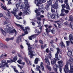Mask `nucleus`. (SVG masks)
Instances as JSON below:
<instances>
[{
    "label": "nucleus",
    "instance_id": "nucleus-1",
    "mask_svg": "<svg viewBox=\"0 0 73 73\" xmlns=\"http://www.w3.org/2000/svg\"><path fill=\"white\" fill-rule=\"evenodd\" d=\"M15 24L17 27H20V28H21V29H22L23 31H24V32L25 33V34H23L22 35H20V36H18L17 39L16 40V42L17 43H19V42L21 40V37L22 36H25V35H26V34H28V32L27 31V30L28 29L29 30L30 29L28 27H25V29H24V27L22 25H21L19 24H17V23H15Z\"/></svg>",
    "mask_w": 73,
    "mask_h": 73
},
{
    "label": "nucleus",
    "instance_id": "nucleus-2",
    "mask_svg": "<svg viewBox=\"0 0 73 73\" xmlns=\"http://www.w3.org/2000/svg\"><path fill=\"white\" fill-rule=\"evenodd\" d=\"M25 41L26 42V44L28 46V49L29 50V55H31L30 58H32V57H33V51L32 50V47H31V45L29 43V42H28V40H25Z\"/></svg>",
    "mask_w": 73,
    "mask_h": 73
},
{
    "label": "nucleus",
    "instance_id": "nucleus-3",
    "mask_svg": "<svg viewBox=\"0 0 73 73\" xmlns=\"http://www.w3.org/2000/svg\"><path fill=\"white\" fill-rule=\"evenodd\" d=\"M58 6V3L57 2L55 3L52 6V8H51V12L53 15H58L57 11H56V12H55V9H57V8Z\"/></svg>",
    "mask_w": 73,
    "mask_h": 73
},
{
    "label": "nucleus",
    "instance_id": "nucleus-4",
    "mask_svg": "<svg viewBox=\"0 0 73 73\" xmlns=\"http://www.w3.org/2000/svg\"><path fill=\"white\" fill-rule=\"evenodd\" d=\"M4 29L7 33H9V34H11L12 33H14V32H15V35L17 34V33L15 29L12 30V29L11 27H9L8 25H7L6 26V28H5Z\"/></svg>",
    "mask_w": 73,
    "mask_h": 73
},
{
    "label": "nucleus",
    "instance_id": "nucleus-5",
    "mask_svg": "<svg viewBox=\"0 0 73 73\" xmlns=\"http://www.w3.org/2000/svg\"><path fill=\"white\" fill-rule=\"evenodd\" d=\"M24 4L25 5H23L24 6H25V12L23 13V14L24 15H29V12H28V9L29 8V6H28V2L27 1H25L24 2Z\"/></svg>",
    "mask_w": 73,
    "mask_h": 73
},
{
    "label": "nucleus",
    "instance_id": "nucleus-6",
    "mask_svg": "<svg viewBox=\"0 0 73 73\" xmlns=\"http://www.w3.org/2000/svg\"><path fill=\"white\" fill-rule=\"evenodd\" d=\"M58 63L59 64V71L60 72H62V68L61 67H62L63 65H64V63H63V61L62 60L59 61L58 62Z\"/></svg>",
    "mask_w": 73,
    "mask_h": 73
},
{
    "label": "nucleus",
    "instance_id": "nucleus-7",
    "mask_svg": "<svg viewBox=\"0 0 73 73\" xmlns=\"http://www.w3.org/2000/svg\"><path fill=\"white\" fill-rule=\"evenodd\" d=\"M56 58H54V59H52L51 61V64L52 65H54V66H56V68H57L58 66L56 64Z\"/></svg>",
    "mask_w": 73,
    "mask_h": 73
},
{
    "label": "nucleus",
    "instance_id": "nucleus-8",
    "mask_svg": "<svg viewBox=\"0 0 73 73\" xmlns=\"http://www.w3.org/2000/svg\"><path fill=\"white\" fill-rule=\"evenodd\" d=\"M57 49V52L55 54V59H56V60H59L60 59L58 58V55L59 53V52H60V49L58 48H56Z\"/></svg>",
    "mask_w": 73,
    "mask_h": 73
},
{
    "label": "nucleus",
    "instance_id": "nucleus-9",
    "mask_svg": "<svg viewBox=\"0 0 73 73\" xmlns=\"http://www.w3.org/2000/svg\"><path fill=\"white\" fill-rule=\"evenodd\" d=\"M39 4H40V2H37V3L36 4V5L37 7H38L39 10H40V9H42V8H44V6L42 4H41L40 6V5H39Z\"/></svg>",
    "mask_w": 73,
    "mask_h": 73
},
{
    "label": "nucleus",
    "instance_id": "nucleus-10",
    "mask_svg": "<svg viewBox=\"0 0 73 73\" xmlns=\"http://www.w3.org/2000/svg\"><path fill=\"white\" fill-rule=\"evenodd\" d=\"M2 63L0 64V68L1 66H5V64H6V60H3L1 61Z\"/></svg>",
    "mask_w": 73,
    "mask_h": 73
},
{
    "label": "nucleus",
    "instance_id": "nucleus-11",
    "mask_svg": "<svg viewBox=\"0 0 73 73\" xmlns=\"http://www.w3.org/2000/svg\"><path fill=\"white\" fill-rule=\"evenodd\" d=\"M42 27H41L39 28V29H37L36 31H35V33H40L41 32V31H42Z\"/></svg>",
    "mask_w": 73,
    "mask_h": 73
},
{
    "label": "nucleus",
    "instance_id": "nucleus-12",
    "mask_svg": "<svg viewBox=\"0 0 73 73\" xmlns=\"http://www.w3.org/2000/svg\"><path fill=\"white\" fill-rule=\"evenodd\" d=\"M40 10L37 9H36L35 10V12L36 13L37 16H40V12H39Z\"/></svg>",
    "mask_w": 73,
    "mask_h": 73
},
{
    "label": "nucleus",
    "instance_id": "nucleus-13",
    "mask_svg": "<svg viewBox=\"0 0 73 73\" xmlns=\"http://www.w3.org/2000/svg\"><path fill=\"white\" fill-rule=\"evenodd\" d=\"M45 61L46 63H47L48 65H50V62H49V60H48V58H46L45 59Z\"/></svg>",
    "mask_w": 73,
    "mask_h": 73
},
{
    "label": "nucleus",
    "instance_id": "nucleus-14",
    "mask_svg": "<svg viewBox=\"0 0 73 73\" xmlns=\"http://www.w3.org/2000/svg\"><path fill=\"white\" fill-rule=\"evenodd\" d=\"M40 61V59L36 58H35V64H38V62Z\"/></svg>",
    "mask_w": 73,
    "mask_h": 73
},
{
    "label": "nucleus",
    "instance_id": "nucleus-15",
    "mask_svg": "<svg viewBox=\"0 0 73 73\" xmlns=\"http://www.w3.org/2000/svg\"><path fill=\"white\" fill-rule=\"evenodd\" d=\"M36 35H32L30 37H29V40H32V38L34 39V38H36Z\"/></svg>",
    "mask_w": 73,
    "mask_h": 73
},
{
    "label": "nucleus",
    "instance_id": "nucleus-16",
    "mask_svg": "<svg viewBox=\"0 0 73 73\" xmlns=\"http://www.w3.org/2000/svg\"><path fill=\"white\" fill-rule=\"evenodd\" d=\"M72 54V52L70 50H68L67 53V55L69 56H71Z\"/></svg>",
    "mask_w": 73,
    "mask_h": 73
},
{
    "label": "nucleus",
    "instance_id": "nucleus-17",
    "mask_svg": "<svg viewBox=\"0 0 73 73\" xmlns=\"http://www.w3.org/2000/svg\"><path fill=\"white\" fill-rule=\"evenodd\" d=\"M17 11H19V8H17L16 9H13V11H11V12L12 13H15V12H16Z\"/></svg>",
    "mask_w": 73,
    "mask_h": 73
},
{
    "label": "nucleus",
    "instance_id": "nucleus-18",
    "mask_svg": "<svg viewBox=\"0 0 73 73\" xmlns=\"http://www.w3.org/2000/svg\"><path fill=\"white\" fill-rule=\"evenodd\" d=\"M7 57V54H2L1 56V58L2 57H3L2 58H4L5 57Z\"/></svg>",
    "mask_w": 73,
    "mask_h": 73
},
{
    "label": "nucleus",
    "instance_id": "nucleus-19",
    "mask_svg": "<svg viewBox=\"0 0 73 73\" xmlns=\"http://www.w3.org/2000/svg\"><path fill=\"white\" fill-rule=\"evenodd\" d=\"M55 15H57L58 17H59L58 16V15H53L52 14L51 16H50V17H51V19H56Z\"/></svg>",
    "mask_w": 73,
    "mask_h": 73
},
{
    "label": "nucleus",
    "instance_id": "nucleus-20",
    "mask_svg": "<svg viewBox=\"0 0 73 73\" xmlns=\"http://www.w3.org/2000/svg\"><path fill=\"white\" fill-rule=\"evenodd\" d=\"M0 31H1V32H2L3 34V35H4V36L6 35V33H5V32L3 30V29H1Z\"/></svg>",
    "mask_w": 73,
    "mask_h": 73
},
{
    "label": "nucleus",
    "instance_id": "nucleus-21",
    "mask_svg": "<svg viewBox=\"0 0 73 73\" xmlns=\"http://www.w3.org/2000/svg\"><path fill=\"white\" fill-rule=\"evenodd\" d=\"M40 66L42 68V70H44V64L43 62L41 63Z\"/></svg>",
    "mask_w": 73,
    "mask_h": 73
},
{
    "label": "nucleus",
    "instance_id": "nucleus-22",
    "mask_svg": "<svg viewBox=\"0 0 73 73\" xmlns=\"http://www.w3.org/2000/svg\"><path fill=\"white\" fill-rule=\"evenodd\" d=\"M1 8L3 9L4 10H7V9L6 7H4V5L2 3H1Z\"/></svg>",
    "mask_w": 73,
    "mask_h": 73
},
{
    "label": "nucleus",
    "instance_id": "nucleus-23",
    "mask_svg": "<svg viewBox=\"0 0 73 73\" xmlns=\"http://www.w3.org/2000/svg\"><path fill=\"white\" fill-rule=\"evenodd\" d=\"M69 18H70L69 19L68 21H73V18L72 16V15H70Z\"/></svg>",
    "mask_w": 73,
    "mask_h": 73
},
{
    "label": "nucleus",
    "instance_id": "nucleus-24",
    "mask_svg": "<svg viewBox=\"0 0 73 73\" xmlns=\"http://www.w3.org/2000/svg\"><path fill=\"white\" fill-rule=\"evenodd\" d=\"M39 3L40 4H42V3H44V2H45L46 1V0H41L40 1V0L39 1H36L37 2H38V1H39Z\"/></svg>",
    "mask_w": 73,
    "mask_h": 73
},
{
    "label": "nucleus",
    "instance_id": "nucleus-25",
    "mask_svg": "<svg viewBox=\"0 0 73 73\" xmlns=\"http://www.w3.org/2000/svg\"><path fill=\"white\" fill-rule=\"evenodd\" d=\"M37 24H38V26L39 27H40L41 25V22H40V21L39 20H37Z\"/></svg>",
    "mask_w": 73,
    "mask_h": 73
},
{
    "label": "nucleus",
    "instance_id": "nucleus-26",
    "mask_svg": "<svg viewBox=\"0 0 73 73\" xmlns=\"http://www.w3.org/2000/svg\"><path fill=\"white\" fill-rule=\"evenodd\" d=\"M69 37V40H73V36H72L71 34L70 35Z\"/></svg>",
    "mask_w": 73,
    "mask_h": 73
},
{
    "label": "nucleus",
    "instance_id": "nucleus-27",
    "mask_svg": "<svg viewBox=\"0 0 73 73\" xmlns=\"http://www.w3.org/2000/svg\"><path fill=\"white\" fill-rule=\"evenodd\" d=\"M40 69V67L39 66L36 65V70H39V71Z\"/></svg>",
    "mask_w": 73,
    "mask_h": 73
},
{
    "label": "nucleus",
    "instance_id": "nucleus-28",
    "mask_svg": "<svg viewBox=\"0 0 73 73\" xmlns=\"http://www.w3.org/2000/svg\"><path fill=\"white\" fill-rule=\"evenodd\" d=\"M60 46H62L63 47H64V48L65 47V44L63 43V42H62L60 44Z\"/></svg>",
    "mask_w": 73,
    "mask_h": 73
},
{
    "label": "nucleus",
    "instance_id": "nucleus-29",
    "mask_svg": "<svg viewBox=\"0 0 73 73\" xmlns=\"http://www.w3.org/2000/svg\"><path fill=\"white\" fill-rule=\"evenodd\" d=\"M46 67L48 69V70H51L52 69L51 68V67L49 66H48V65H46Z\"/></svg>",
    "mask_w": 73,
    "mask_h": 73
},
{
    "label": "nucleus",
    "instance_id": "nucleus-30",
    "mask_svg": "<svg viewBox=\"0 0 73 73\" xmlns=\"http://www.w3.org/2000/svg\"><path fill=\"white\" fill-rule=\"evenodd\" d=\"M48 5H52V1L49 0L48 1H47Z\"/></svg>",
    "mask_w": 73,
    "mask_h": 73
},
{
    "label": "nucleus",
    "instance_id": "nucleus-31",
    "mask_svg": "<svg viewBox=\"0 0 73 73\" xmlns=\"http://www.w3.org/2000/svg\"><path fill=\"white\" fill-rule=\"evenodd\" d=\"M25 60L26 62H27V64L28 65L29 64V63H28V61H29V60H28V59H27V58L25 57Z\"/></svg>",
    "mask_w": 73,
    "mask_h": 73
},
{
    "label": "nucleus",
    "instance_id": "nucleus-32",
    "mask_svg": "<svg viewBox=\"0 0 73 73\" xmlns=\"http://www.w3.org/2000/svg\"><path fill=\"white\" fill-rule=\"evenodd\" d=\"M65 15V13H64V12H62L61 14L60 15V16H64Z\"/></svg>",
    "mask_w": 73,
    "mask_h": 73
},
{
    "label": "nucleus",
    "instance_id": "nucleus-33",
    "mask_svg": "<svg viewBox=\"0 0 73 73\" xmlns=\"http://www.w3.org/2000/svg\"><path fill=\"white\" fill-rule=\"evenodd\" d=\"M66 43L67 44V46H69V44H70V41H66Z\"/></svg>",
    "mask_w": 73,
    "mask_h": 73
},
{
    "label": "nucleus",
    "instance_id": "nucleus-34",
    "mask_svg": "<svg viewBox=\"0 0 73 73\" xmlns=\"http://www.w3.org/2000/svg\"><path fill=\"white\" fill-rule=\"evenodd\" d=\"M48 57L50 60H51V58L52 57V54H51V53H50L48 54Z\"/></svg>",
    "mask_w": 73,
    "mask_h": 73
},
{
    "label": "nucleus",
    "instance_id": "nucleus-35",
    "mask_svg": "<svg viewBox=\"0 0 73 73\" xmlns=\"http://www.w3.org/2000/svg\"><path fill=\"white\" fill-rule=\"evenodd\" d=\"M21 61H22L21 59H20L17 61V62H18L19 64H21Z\"/></svg>",
    "mask_w": 73,
    "mask_h": 73
},
{
    "label": "nucleus",
    "instance_id": "nucleus-36",
    "mask_svg": "<svg viewBox=\"0 0 73 73\" xmlns=\"http://www.w3.org/2000/svg\"><path fill=\"white\" fill-rule=\"evenodd\" d=\"M17 60V56H15V57L13 58V60L14 61H16Z\"/></svg>",
    "mask_w": 73,
    "mask_h": 73
},
{
    "label": "nucleus",
    "instance_id": "nucleus-37",
    "mask_svg": "<svg viewBox=\"0 0 73 73\" xmlns=\"http://www.w3.org/2000/svg\"><path fill=\"white\" fill-rule=\"evenodd\" d=\"M49 5H47L46 7L45 8L47 10H48L49 9Z\"/></svg>",
    "mask_w": 73,
    "mask_h": 73
},
{
    "label": "nucleus",
    "instance_id": "nucleus-38",
    "mask_svg": "<svg viewBox=\"0 0 73 73\" xmlns=\"http://www.w3.org/2000/svg\"><path fill=\"white\" fill-rule=\"evenodd\" d=\"M56 32V31H55V30H52L51 31V32L52 34H54L55 33V32Z\"/></svg>",
    "mask_w": 73,
    "mask_h": 73
},
{
    "label": "nucleus",
    "instance_id": "nucleus-39",
    "mask_svg": "<svg viewBox=\"0 0 73 73\" xmlns=\"http://www.w3.org/2000/svg\"><path fill=\"white\" fill-rule=\"evenodd\" d=\"M66 6L67 7H66V9H70V8H69V5L68 4H66Z\"/></svg>",
    "mask_w": 73,
    "mask_h": 73
},
{
    "label": "nucleus",
    "instance_id": "nucleus-40",
    "mask_svg": "<svg viewBox=\"0 0 73 73\" xmlns=\"http://www.w3.org/2000/svg\"><path fill=\"white\" fill-rule=\"evenodd\" d=\"M7 62H8V63L13 62V60H7Z\"/></svg>",
    "mask_w": 73,
    "mask_h": 73
},
{
    "label": "nucleus",
    "instance_id": "nucleus-41",
    "mask_svg": "<svg viewBox=\"0 0 73 73\" xmlns=\"http://www.w3.org/2000/svg\"><path fill=\"white\" fill-rule=\"evenodd\" d=\"M16 6L17 8H19V7L20 6V3L17 4H16Z\"/></svg>",
    "mask_w": 73,
    "mask_h": 73
},
{
    "label": "nucleus",
    "instance_id": "nucleus-42",
    "mask_svg": "<svg viewBox=\"0 0 73 73\" xmlns=\"http://www.w3.org/2000/svg\"><path fill=\"white\" fill-rule=\"evenodd\" d=\"M17 66H18V67L20 68L21 69V70H22V68H23V66H20V65H19L17 64Z\"/></svg>",
    "mask_w": 73,
    "mask_h": 73
},
{
    "label": "nucleus",
    "instance_id": "nucleus-43",
    "mask_svg": "<svg viewBox=\"0 0 73 73\" xmlns=\"http://www.w3.org/2000/svg\"><path fill=\"white\" fill-rule=\"evenodd\" d=\"M70 68H73V64L71 63L70 64Z\"/></svg>",
    "mask_w": 73,
    "mask_h": 73
},
{
    "label": "nucleus",
    "instance_id": "nucleus-44",
    "mask_svg": "<svg viewBox=\"0 0 73 73\" xmlns=\"http://www.w3.org/2000/svg\"><path fill=\"white\" fill-rule=\"evenodd\" d=\"M62 8L63 9H64L65 8H66V6L65 4L62 5Z\"/></svg>",
    "mask_w": 73,
    "mask_h": 73
},
{
    "label": "nucleus",
    "instance_id": "nucleus-45",
    "mask_svg": "<svg viewBox=\"0 0 73 73\" xmlns=\"http://www.w3.org/2000/svg\"><path fill=\"white\" fill-rule=\"evenodd\" d=\"M39 42L42 44H44V42H43V41H42L41 40H39Z\"/></svg>",
    "mask_w": 73,
    "mask_h": 73
},
{
    "label": "nucleus",
    "instance_id": "nucleus-46",
    "mask_svg": "<svg viewBox=\"0 0 73 73\" xmlns=\"http://www.w3.org/2000/svg\"><path fill=\"white\" fill-rule=\"evenodd\" d=\"M46 33L47 34H48L49 33V31L48 30V29H46Z\"/></svg>",
    "mask_w": 73,
    "mask_h": 73
},
{
    "label": "nucleus",
    "instance_id": "nucleus-47",
    "mask_svg": "<svg viewBox=\"0 0 73 73\" xmlns=\"http://www.w3.org/2000/svg\"><path fill=\"white\" fill-rule=\"evenodd\" d=\"M7 1H8V4H11V0H7Z\"/></svg>",
    "mask_w": 73,
    "mask_h": 73
},
{
    "label": "nucleus",
    "instance_id": "nucleus-48",
    "mask_svg": "<svg viewBox=\"0 0 73 73\" xmlns=\"http://www.w3.org/2000/svg\"><path fill=\"white\" fill-rule=\"evenodd\" d=\"M65 12L66 13H69V11L67 10H66L65 11Z\"/></svg>",
    "mask_w": 73,
    "mask_h": 73
},
{
    "label": "nucleus",
    "instance_id": "nucleus-49",
    "mask_svg": "<svg viewBox=\"0 0 73 73\" xmlns=\"http://www.w3.org/2000/svg\"><path fill=\"white\" fill-rule=\"evenodd\" d=\"M16 53V51L15 50H13L12 51V52H11V53H12V54H15V53Z\"/></svg>",
    "mask_w": 73,
    "mask_h": 73
},
{
    "label": "nucleus",
    "instance_id": "nucleus-50",
    "mask_svg": "<svg viewBox=\"0 0 73 73\" xmlns=\"http://www.w3.org/2000/svg\"><path fill=\"white\" fill-rule=\"evenodd\" d=\"M16 18L17 19H22L21 17H19L18 16H17V17H16Z\"/></svg>",
    "mask_w": 73,
    "mask_h": 73
},
{
    "label": "nucleus",
    "instance_id": "nucleus-51",
    "mask_svg": "<svg viewBox=\"0 0 73 73\" xmlns=\"http://www.w3.org/2000/svg\"><path fill=\"white\" fill-rule=\"evenodd\" d=\"M37 20H39V21H41V18L40 17H38L37 18Z\"/></svg>",
    "mask_w": 73,
    "mask_h": 73
},
{
    "label": "nucleus",
    "instance_id": "nucleus-52",
    "mask_svg": "<svg viewBox=\"0 0 73 73\" xmlns=\"http://www.w3.org/2000/svg\"><path fill=\"white\" fill-rule=\"evenodd\" d=\"M24 7L25 8V6H23L21 5L20 7V9H23V8H24Z\"/></svg>",
    "mask_w": 73,
    "mask_h": 73
},
{
    "label": "nucleus",
    "instance_id": "nucleus-53",
    "mask_svg": "<svg viewBox=\"0 0 73 73\" xmlns=\"http://www.w3.org/2000/svg\"><path fill=\"white\" fill-rule=\"evenodd\" d=\"M68 0H65L64 1V3L66 4H68Z\"/></svg>",
    "mask_w": 73,
    "mask_h": 73
},
{
    "label": "nucleus",
    "instance_id": "nucleus-54",
    "mask_svg": "<svg viewBox=\"0 0 73 73\" xmlns=\"http://www.w3.org/2000/svg\"><path fill=\"white\" fill-rule=\"evenodd\" d=\"M9 23V22L8 21H7L4 23V24H8V23Z\"/></svg>",
    "mask_w": 73,
    "mask_h": 73
},
{
    "label": "nucleus",
    "instance_id": "nucleus-55",
    "mask_svg": "<svg viewBox=\"0 0 73 73\" xmlns=\"http://www.w3.org/2000/svg\"><path fill=\"white\" fill-rule=\"evenodd\" d=\"M64 24H65V25H68L69 24V23H68V22H66L64 23Z\"/></svg>",
    "mask_w": 73,
    "mask_h": 73
},
{
    "label": "nucleus",
    "instance_id": "nucleus-56",
    "mask_svg": "<svg viewBox=\"0 0 73 73\" xmlns=\"http://www.w3.org/2000/svg\"><path fill=\"white\" fill-rule=\"evenodd\" d=\"M65 10L64 9L62 8L61 10L62 12H65Z\"/></svg>",
    "mask_w": 73,
    "mask_h": 73
},
{
    "label": "nucleus",
    "instance_id": "nucleus-57",
    "mask_svg": "<svg viewBox=\"0 0 73 73\" xmlns=\"http://www.w3.org/2000/svg\"><path fill=\"white\" fill-rule=\"evenodd\" d=\"M23 15V13L22 12H20V13L19 14V16H21Z\"/></svg>",
    "mask_w": 73,
    "mask_h": 73
},
{
    "label": "nucleus",
    "instance_id": "nucleus-58",
    "mask_svg": "<svg viewBox=\"0 0 73 73\" xmlns=\"http://www.w3.org/2000/svg\"><path fill=\"white\" fill-rule=\"evenodd\" d=\"M11 13H8V17H11Z\"/></svg>",
    "mask_w": 73,
    "mask_h": 73
},
{
    "label": "nucleus",
    "instance_id": "nucleus-59",
    "mask_svg": "<svg viewBox=\"0 0 73 73\" xmlns=\"http://www.w3.org/2000/svg\"><path fill=\"white\" fill-rule=\"evenodd\" d=\"M5 65L6 66V67H7V68H8L9 67V66H8V65L7 64V63H6L5 64Z\"/></svg>",
    "mask_w": 73,
    "mask_h": 73
},
{
    "label": "nucleus",
    "instance_id": "nucleus-60",
    "mask_svg": "<svg viewBox=\"0 0 73 73\" xmlns=\"http://www.w3.org/2000/svg\"><path fill=\"white\" fill-rule=\"evenodd\" d=\"M46 51L47 53H49V49L48 48H47L46 50Z\"/></svg>",
    "mask_w": 73,
    "mask_h": 73
},
{
    "label": "nucleus",
    "instance_id": "nucleus-61",
    "mask_svg": "<svg viewBox=\"0 0 73 73\" xmlns=\"http://www.w3.org/2000/svg\"><path fill=\"white\" fill-rule=\"evenodd\" d=\"M50 43V44H53V43H54V40H51Z\"/></svg>",
    "mask_w": 73,
    "mask_h": 73
},
{
    "label": "nucleus",
    "instance_id": "nucleus-62",
    "mask_svg": "<svg viewBox=\"0 0 73 73\" xmlns=\"http://www.w3.org/2000/svg\"><path fill=\"white\" fill-rule=\"evenodd\" d=\"M9 40H10L9 38H8L6 39V41H8Z\"/></svg>",
    "mask_w": 73,
    "mask_h": 73
},
{
    "label": "nucleus",
    "instance_id": "nucleus-63",
    "mask_svg": "<svg viewBox=\"0 0 73 73\" xmlns=\"http://www.w3.org/2000/svg\"><path fill=\"white\" fill-rule=\"evenodd\" d=\"M3 16V15L2 14V13H0V17H1Z\"/></svg>",
    "mask_w": 73,
    "mask_h": 73
},
{
    "label": "nucleus",
    "instance_id": "nucleus-64",
    "mask_svg": "<svg viewBox=\"0 0 73 73\" xmlns=\"http://www.w3.org/2000/svg\"><path fill=\"white\" fill-rule=\"evenodd\" d=\"M70 42L71 44H73V39L72 40H70Z\"/></svg>",
    "mask_w": 73,
    "mask_h": 73
}]
</instances>
